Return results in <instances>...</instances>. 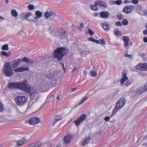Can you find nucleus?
I'll return each instance as SVG.
<instances>
[{
  "mask_svg": "<svg viewBox=\"0 0 147 147\" xmlns=\"http://www.w3.org/2000/svg\"><path fill=\"white\" fill-rule=\"evenodd\" d=\"M8 88L11 89H18L28 92L30 91V89L28 87L26 81L17 83L10 82L8 85Z\"/></svg>",
  "mask_w": 147,
  "mask_h": 147,
  "instance_id": "f257e3e1",
  "label": "nucleus"
},
{
  "mask_svg": "<svg viewBox=\"0 0 147 147\" xmlns=\"http://www.w3.org/2000/svg\"><path fill=\"white\" fill-rule=\"evenodd\" d=\"M68 53V50L65 47H58L53 52L54 58L61 61L63 57Z\"/></svg>",
  "mask_w": 147,
  "mask_h": 147,
  "instance_id": "f03ea898",
  "label": "nucleus"
},
{
  "mask_svg": "<svg viewBox=\"0 0 147 147\" xmlns=\"http://www.w3.org/2000/svg\"><path fill=\"white\" fill-rule=\"evenodd\" d=\"M125 98H121L117 102L115 107L110 115L111 117H112L114 115L119 109L122 108L125 105Z\"/></svg>",
  "mask_w": 147,
  "mask_h": 147,
  "instance_id": "7ed1b4c3",
  "label": "nucleus"
},
{
  "mask_svg": "<svg viewBox=\"0 0 147 147\" xmlns=\"http://www.w3.org/2000/svg\"><path fill=\"white\" fill-rule=\"evenodd\" d=\"M28 99L24 96H17L14 99L16 105L19 106H22L25 105L27 102Z\"/></svg>",
  "mask_w": 147,
  "mask_h": 147,
  "instance_id": "20e7f679",
  "label": "nucleus"
},
{
  "mask_svg": "<svg viewBox=\"0 0 147 147\" xmlns=\"http://www.w3.org/2000/svg\"><path fill=\"white\" fill-rule=\"evenodd\" d=\"M2 71L3 74L7 77L10 76L13 74L11 67L8 62L4 64Z\"/></svg>",
  "mask_w": 147,
  "mask_h": 147,
  "instance_id": "39448f33",
  "label": "nucleus"
},
{
  "mask_svg": "<svg viewBox=\"0 0 147 147\" xmlns=\"http://www.w3.org/2000/svg\"><path fill=\"white\" fill-rule=\"evenodd\" d=\"M86 117V116L85 114H83L78 117L76 120L74 121V122L76 125L78 127L85 119Z\"/></svg>",
  "mask_w": 147,
  "mask_h": 147,
  "instance_id": "423d86ee",
  "label": "nucleus"
},
{
  "mask_svg": "<svg viewBox=\"0 0 147 147\" xmlns=\"http://www.w3.org/2000/svg\"><path fill=\"white\" fill-rule=\"evenodd\" d=\"M134 5H127L123 8V12L126 13L128 14L131 13L134 9Z\"/></svg>",
  "mask_w": 147,
  "mask_h": 147,
  "instance_id": "0eeeda50",
  "label": "nucleus"
},
{
  "mask_svg": "<svg viewBox=\"0 0 147 147\" xmlns=\"http://www.w3.org/2000/svg\"><path fill=\"white\" fill-rule=\"evenodd\" d=\"M58 36L60 37V39H64L67 38L68 35L66 31L63 28H61L59 30Z\"/></svg>",
  "mask_w": 147,
  "mask_h": 147,
  "instance_id": "6e6552de",
  "label": "nucleus"
},
{
  "mask_svg": "<svg viewBox=\"0 0 147 147\" xmlns=\"http://www.w3.org/2000/svg\"><path fill=\"white\" fill-rule=\"evenodd\" d=\"M88 40L89 41L94 42L97 44H100L102 45H105L106 43V42L104 38L98 40H95L92 37H90L88 38Z\"/></svg>",
  "mask_w": 147,
  "mask_h": 147,
  "instance_id": "1a4fd4ad",
  "label": "nucleus"
},
{
  "mask_svg": "<svg viewBox=\"0 0 147 147\" xmlns=\"http://www.w3.org/2000/svg\"><path fill=\"white\" fill-rule=\"evenodd\" d=\"M74 136L72 134H69L65 136L63 138L64 143L66 144H69L73 140Z\"/></svg>",
  "mask_w": 147,
  "mask_h": 147,
  "instance_id": "9d476101",
  "label": "nucleus"
},
{
  "mask_svg": "<svg viewBox=\"0 0 147 147\" xmlns=\"http://www.w3.org/2000/svg\"><path fill=\"white\" fill-rule=\"evenodd\" d=\"M40 121V119L37 117H33L30 119L28 121L29 124L32 125H34L38 124Z\"/></svg>",
  "mask_w": 147,
  "mask_h": 147,
  "instance_id": "9b49d317",
  "label": "nucleus"
},
{
  "mask_svg": "<svg viewBox=\"0 0 147 147\" xmlns=\"http://www.w3.org/2000/svg\"><path fill=\"white\" fill-rule=\"evenodd\" d=\"M135 67L137 69L143 71H147V63L138 64Z\"/></svg>",
  "mask_w": 147,
  "mask_h": 147,
  "instance_id": "f8f14e48",
  "label": "nucleus"
},
{
  "mask_svg": "<svg viewBox=\"0 0 147 147\" xmlns=\"http://www.w3.org/2000/svg\"><path fill=\"white\" fill-rule=\"evenodd\" d=\"M29 70V68L28 67H20L14 69V71L15 72H22L24 71H28Z\"/></svg>",
  "mask_w": 147,
  "mask_h": 147,
  "instance_id": "ddd939ff",
  "label": "nucleus"
},
{
  "mask_svg": "<svg viewBox=\"0 0 147 147\" xmlns=\"http://www.w3.org/2000/svg\"><path fill=\"white\" fill-rule=\"evenodd\" d=\"M109 13L107 11H102L100 12V17L102 18H107L109 16Z\"/></svg>",
  "mask_w": 147,
  "mask_h": 147,
  "instance_id": "4468645a",
  "label": "nucleus"
},
{
  "mask_svg": "<svg viewBox=\"0 0 147 147\" xmlns=\"http://www.w3.org/2000/svg\"><path fill=\"white\" fill-rule=\"evenodd\" d=\"M123 40L124 42V45L125 47H127L129 45V38L127 36H123L122 37Z\"/></svg>",
  "mask_w": 147,
  "mask_h": 147,
  "instance_id": "2eb2a0df",
  "label": "nucleus"
},
{
  "mask_svg": "<svg viewBox=\"0 0 147 147\" xmlns=\"http://www.w3.org/2000/svg\"><path fill=\"white\" fill-rule=\"evenodd\" d=\"M95 4L96 5H100L104 8H106L107 7V5L106 3L104 2L101 0H98L96 1Z\"/></svg>",
  "mask_w": 147,
  "mask_h": 147,
  "instance_id": "dca6fc26",
  "label": "nucleus"
},
{
  "mask_svg": "<svg viewBox=\"0 0 147 147\" xmlns=\"http://www.w3.org/2000/svg\"><path fill=\"white\" fill-rule=\"evenodd\" d=\"M21 61L20 59H18L13 61L12 63V66L13 68H15L18 67Z\"/></svg>",
  "mask_w": 147,
  "mask_h": 147,
  "instance_id": "f3484780",
  "label": "nucleus"
},
{
  "mask_svg": "<svg viewBox=\"0 0 147 147\" xmlns=\"http://www.w3.org/2000/svg\"><path fill=\"white\" fill-rule=\"evenodd\" d=\"M123 78L121 79L120 83L121 85H123L124 82L128 79L127 76V74L125 72H123L122 74Z\"/></svg>",
  "mask_w": 147,
  "mask_h": 147,
  "instance_id": "a211bd4d",
  "label": "nucleus"
},
{
  "mask_svg": "<svg viewBox=\"0 0 147 147\" xmlns=\"http://www.w3.org/2000/svg\"><path fill=\"white\" fill-rule=\"evenodd\" d=\"M62 118V117L61 115H55L54 118L55 120L52 123L53 126H54L57 121L61 120Z\"/></svg>",
  "mask_w": 147,
  "mask_h": 147,
  "instance_id": "6ab92c4d",
  "label": "nucleus"
},
{
  "mask_svg": "<svg viewBox=\"0 0 147 147\" xmlns=\"http://www.w3.org/2000/svg\"><path fill=\"white\" fill-rule=\"evenodd\" d=\"M90 140V137L85 138L82 141V146H84L86 144H88Z\"/></svg>",
  "mask_w": 147,
  "mask_h": 147,
  "instance_id": "aec40b11",
  "label": "nucleus"
},
{
  "mask_svg": "<svg viewBox=\"0 0 147 147\" xmlns=\"http://www.w3.org/2000/svg\"><path fill=\"white\" fill-rule=\"evenodd\" d=\"M27 142V140L24 138H23L19 140L17 143V145L19 146H21L24 145Z\"/></svg>",
  "mask_w": 147,
  "mask_h": 147,
  "instance_id": "412c9836",
  "label": "nucleus"
},
{
  "mask_svg": "<svg viewBox=\"0 0 147 147\" xmlns=\"http://www.w3.org/2000/svg\"><path fill=\"white\" fill-rule=\"evenodd\" d=\"M54 13L51 11H49L46 12L44 14L45 17L46 18H48L49 17L53 16V15Z\"/></svg>",
  "mask_w": 147,
  "mask_h": 147,
  "instance_id": "4be33fe9",
  "label": "nucleus"
},
{
  "mask_svg": "<svg viewBox=\"0 0 147 147\" xmlns=\"http://www.w3.org/2000/svg\"><path fill=\"white\" fill-rule=\"evenodd\" d=\"M22 61L25 62L27 63H33V61L31 59H28L26 57H24L22 60Z\"/></svg>",
  "mask_w": 147,
  "mask_h": 147,
  "instance_id": "5701e85b",
  "label": "nucleus"
},
{
  "mask_svg": "<svg viewBox=\"0 0 147 147\" xmlns=\"http://www.w3.org/2000/svg\"><path fill=\"white\" fill-rule=\"evenodd\" d=\"M102 27L105 30H108L110 29L109 25L107 22L103 23L102 24Z\"/></svg>",
  "mask_w": 147,
  "mask_h": 147,
  "instance_id": "b1692460",
  "label": "nucleus"
},
{
  "mask_svg": "<svg viewBox=\"0 0 147 147\" xmlns=\"http://www.w3.org/2000/svg\"><path fill=\"white\" fill-rule=\"evenodd\" d=\"M35 15L37 17H34V19H36L37 18H39L42 16V13L39 11H37L36 12Z\"/></svg>",
  "mask_w": 147,
  "mask_h": 147,
  "instance_id": "393cba45",
  "label": "nucleus"
},
{
  "mask_svg": "<svg viewBox=\"0 0 147 147\" xmlns=\"http://www.w3.org/2000/svg\"><path fill=\"white\" fill-rule=\"evenodd\" d=\"M2 56H3L5 57H8L10 55L11 53L10 52H7L6 51H2L1 53Z\"/></svg>",
  "mask_w": 147,
  "mask_h": 147,
  "instance_id": "a878e982",
  "label": "nucleus"
},
{
  "mask_svg": "<svg viewBox=\"0 0 147 147\" xmlns=\"http://www.w3.org/2000/svg\"><path fill=\"white\" fill-rule=\"evenodd\" d=\"M114 34L116 36H118L119 35L120 36H121L123 35V34L122 32H120L119 31V30L117 29H116L114 30Z\"/></svg>",
  "mask_w": 147,
  "mask_h": 147,
  "instance_id": "bb28decb",
  "label": "nucleus"
},
{
  "mask_svg": "<svg viewBox=\"0 0 147 147\" xmlns=\"http://www.w3.org/2000/svg\"><path fill=\"white\" fill-rule=\"evenodd\" d=\"M11 15L14 17H16L18 16L17 11L15 9H13L11 11Z\"/></svg>",
  "mask_w": 147,
  "mask_h": 147,
  "instance_id": "cd10ccee",
  "label": "nucleus"
},
{
  "mask_svg": "<svg viewBox=\"0 0 147 147\" xmlns=\"http://www.w3.org/2000/svg\"><path fill=\"white\" fill-rule=\"evenodd\" d=\"M90 74L92 77H95L97 75V71L95 70H91L90 71Z\"/></svg>",
  "mask_w": 147,
  "mask_h": 147,
  "instance_id": "c85d7f7f",
  "label": "nucleus"
},
{
  "mask_svg": "<svg viewBox=\"0 0 147 147\" xmlns=\"http://www.w3.org/2000/svg\"><path fill=\"white\" fill-rule=\"evenodd\" d=\"M98 5H91L90 6V8L92 10L96 11L98 10V8L97 7Z\"/></svg>",
  "mask_w": 147,
  "mask_h": 147,
  "instance_id": "c756f323",
  "label": "nucleus"
},
{
  "mask_svg": "<svg viewBox=\"0 0 147 147\" xmlns=\"http://www.w3.org/2000/svg\"><path fill=\"white\" fill-rule=\"evenodd\" d=\"M2 50H5L7 51L8 50V46L7 44H5L3 45L1 48Z\"/></svg>",
  "mask_w": 147,
  "mask_h": 147,
  "instance_id": "7c9ffc66",
  "label": "nucleus"
},
{
  "mask_svg": "<svg viewBox=\"0 0 147 147\" xmlns=\"http://www.w3.org/2000/svg\"><path fill=\"white\" fill-rule=\"evenodd\" d=\"M32 15V13L29 12L26 14L24 16V18L25 20H27Z\"/></svg>",
  "mask_w": 147,
  "mask_h": 147,
  "instance_id": "2f4dec72",
  "label": "nucleus"
},
{
  "mask_svg": "<svg viewBox=\"0 0 147 147\" xmlns=\"http://www.w3.org/2000/svg\"><path fill=\"white\" fill-rule=\"evenodd\" d=\"M129 22L126 19H124L122 21V24L123 25H126L128 24Z\"/></svg>",
  "mask_w": 147,
  "mask_h": 147,
  "instance_id": "473e14b6",
  "label": "nucleus"
},
{
  "mask_svg": "<svg viewBox=\"0 0 147 147\" xmlns=\"http://www.w3.org/2000/svg\"><path fill=\"white\" fill-rule=\"evenodd\" d=\"M28 8L29 10H32L34 9V6L33 5L31 4L28 6Z\"/></svg>",
  "mask_w": 147,
  "mask_h": 147,
  "instance_id": "72a5a7b5",
  "label": "nucleus"
},
{
  "mask_svg": "<svg viewBox=\"0 0 147 147\" xmlns=\"http://www.w3.org/2000/svg\"><path fill=\"white\" fill-rule=\"evenodd\" d=\"M131 84V82L130 81L127 80V82L125 83L124 85H123V86H128L130 85Z\"/></svg>",
  "mask_w": 147,
  "mask_h": 147,
  "instance_id": "f704fd0d",
  "label": "nucleus"
},
{
  "mask_svg": "<svg viewBox=\"0 0 147 147\" xmlns=\"http://www.w3.org/2000/svg\"><path fill=\"white\" fill-rule=\"evenodd\" d=\"M88 99V98L87 96H84V97L83 98L82 100L81 101L80 104V105L82 104L83 103L84 101H85L86 100Z\"/></svg>",
  "mask_w": 147,
  "mask_h": 147,
  "instance_id": "c9c22d12",
  "label": "nucleus"
},
{
  "mask_svg": "<svg viewBox=\"0 0 147 147\" xmlns=\"http://www.w3.org/2000/svg\"><path fill=\"white\" fill-rule=\"evenodd\" d=\"M4 110L3 105L1 102H0V111L2 112Z\"/></svg>",
  "mask_w": 147,
  "mask_h": 147,
  "instance_id": "e433bc0d",
  "label": "nucleus"
},
{
  "mask_svg": "<svg viewBox=\"0 0 147 147\" xmlns=\"http://www.w3.org/2000/svg\"><path fill=\"white\" fill-rule=\"evenodd\" d=\"M122 2V0H117L115 2V3L117 5L121 4Z\"/></svg>",
  "mask_w": 147,
  "mask_h": 147,
  "instance_id": "4c0bfd02",
  "label": "nucleus"
},
{
  "mask_svg": "<svg viewBox=\"0 0 147 147\" xmlns=\"http://www.w3.org/2000/svg\"><path fill=\"white\" fill-rule=\"evenodd\" d=\"M117 17L119 20H121L123 18V16L121 14H117Z\"/></svg>",
  "mask_w": 147,
  "mask_h": 147,
  "instance_id": "58836bf2",
  "label": "nucleus"
},
{
  "mask_svg": "<svg viewBox=\"0 0 147 147\" xmlns=\"http://www.w3.org/2000/svg\"><path fill=\"white\" fill-rule=\"evenodd\" d=\"M47 78L49 79H51L53 78V75L51 73L50 74L47 75Z\"/></svg>",
  "mask_w": 147,
  "mask_h": 147,
  "instance_id": "ea45409f",
  "label": "nucleus"
},
{
  "mask_svg": "<svg viewBox=\"0 0 147 147\" xmlns=\"http://www.w3.org/2000/svg\"><path fill=\"white\" fill-rule=\"evenodd\" d=\"M115 24L117 26H122L121 22H116L115 23Z\"/></svg>",
  "mask_w": 147,
  "mask_h": 147,
  "instance_id": "a19ab883",
  "label": "nucleus"
},
{
  "mask_svg": "<svg viewBox=\"0 0 147 147\" xmlns=\"http://www.w3.org/2000/svg\"><path fill=\"white\" fill-rule=\"evenodd\" d=\"M138 0H132L131 2L134 4H136L138 2Z\"/></svg>",
  "mask_w": 147,
  "mask_h": 147,
  "instance_id": "79ce46f5",
  "label": "nucleus"
},
{
  "mask_svg": "<svg viewBox=\"0 0 147 147\" xmlns=\"http://www.w3.org/2000/svg\"><path fill=\"white\" fill-rule=\"evenodd\" d=\"M88 32L90 35H92L94 34V32L92 31L90 29H88Z\"/></svg>",
  "mask_w": 147,
  "mask_h": 147,
  "instance_id": "37998d69",
  "label": "nucleus"
},
{
  "mask_svg": "<svg viewBox=\"0 0 147 147\" xmlns=\"http://www.w3.org/2000/svg\"><path fill=\"white\" fill-rule=\"evenodd\" d=\"M125 56L126 57H128L130 58H132V56L131 55H129L127 54H126L125 55Z\"/></svg>",
  "mask_w": 147,
  "mask_h": 147,
  "instance_id": "c03bdc74",
  "label": "nucleus"
},
{
  "mask_svg": "<svg viewBox=\"0 0 147 147\" xmlns=\"http://www.w3.org/2000/svg\"><path fill=\"white\" fill-rule=\"evenodd\" d=\"M110 117L109 116H107L105 117V120L106 121H108L110 119Z\"/></svg>",
  "mask_w": 147,
  "mask_h": 147,
  "instance_id": "a18cd8bd",
  "label": "nucleus"
},
{
  "mask_svg": "<svg viewBox=\"0 0 147 147\" xmlns=\"http://www.w3.org/2000/svg\"><path fill=\"white\" fill-rule=\"evenodd\" d=\"M124 3H130V1L128 0H124L123 2Z\"/></svg>",
  "mask_w": 147,
  "mask_h": 147,
  "instance_id": "49530a36",
  "label": "nucleus"
},
{
  "mask_svg": "<svg viewBox=\"0 0 147 147\" xmlns=\"http://www.w3.org/2000/svg\"><path fill=\"white\" fill-rule=\"evenodd\" d=\"M138 55L140 56H141L142 57H144L145 56L144 54L142 53H139L138 54Z\"/></svg>",
  "mask_w": 147,
  "mask_h": 147,
  "instance_id": "de8ad7c7",
  "label": "nucleus"
},
{
  "mask_svg": "<svg viewBox=\"0 0 147 147\" xmlns=\"http://www.w3.org/2000/svg\"><path fill=\"white\" fill-rule=\"evenodd\" d=\"M143 33L144 34L147 35V29L144 30L143 31Z\"/></svg>",
  "mask_w": 147,
  "mask_h": 147,
  "instance_id": "09e8293b",
  "label": "nucleus"
},
{
  "mask_svg": "<svg viewBox=\"0 0 147 147\" xmlns=\"http://www.w3.org/2000/svg\"><path fill=\"white\" fill-rule=\"evenodd\" d=\"M32 146L33 147H39V145L36 143L34 144Z\"/></svg>",
  "mask_w": 147,
  "mask_h": 147,
  "instance_id": "8fccbe9b",
  "label": "nucleus"
},
{
  "mask_svg": "<svg viewBox=\"0 0 147 147\" xmlns=\"http://www.w3.org/2000/svg\"><path fill=\"white\" fill-rule=\"evenodd\" d=\"M144 89L145 90L147 91V82L145 84V86L144 87Z\"/></svg>",
  "mask_w": 147,
  "mask_h": 147,
  "instance_id": "3c124183",
  "label": "nucleus"
},
{
  "mask_svg": "<svg viewBox=\"0 0 147 147\" xmlns=\"http://www.w3.org/2000/svg\"><path fill=\"white\" fill-rule=\"evenodd\" d=\"M143 41L145 42H147V37H145L143 38Z\"/></svg>",
  "mask_w": 147,
  "mask_h": 147,
  "instance_id": "603ef678",
  "label": "nucleus"
},
{
  "mask_svg": "<svg viewBox=\"0 0 147 147\" xmlns=\"http://www.w3.org/2000/svg\"><path fill=\"white\" fill-rule=\"evenodd\" d=\"M98 15V13H94L93 16L94 17L97 16Z\"/></svg>",
  "mask_w": 147,
  "mask_h": 147,
  "instance_id": "864d4df0",
  "label": "nucleus"
},
{
  "mask_svg": "<svg viewBox=\"0 0 147 147\" xmlns=\"http://www.w3.org/2000/svg\"><path fill=\"white\" fill-rule=\"evenodd\" d=\"M77 89L76 88H74L72 89L71 90L73 92H74L77 90Z\"/></svg>",
  "mask_w": 147,
  "mask_h": 147,
  "instance_id": "5fc2aeb1",
  "label": "nucleus"
},
{
  "mask_svg": "<svg viewBox=\"0 0 147 147\" xmlns=\"http://www.w3.org/2000/svg\"><path fill=\"white\" fill-rule=\"evenodd\" d=\"M4 20V18L1 16H0V21L3 20Z\"/></svg>",
  "mask_w": 147,
  "mask_h": 147,
  "instance_id": "6e6d98bb",
  "label": "nucleus"
},
{
  "mask_svg": "<svg viewBox=\"0 0 147 147\" xmlns=\"http://www.w3.org/2000/svg\"><path fill=\"white\" fill-rule=\"evenodd\" d=\"M83 73H84V74L85 75H86L87 74V72L85 70H84Z\"/></svg>",
  "mask_w": 147,
  "mask_h": 147,
  "instance_id": "4d7b16f0",
  "label": "nucleus"
},
{
  "mask_svg": "<svg viewBox=\"0 0 147 147\" xmlns=\"http://www.w3.org/2000/svg\"><path fill=\"white\" fill-rule=\"evenodd\" d=\"M61 64L63 65V70H64V71L65 72V69L64 67V64L63 63H61Z\"/></svg>",
  "mask_w": 147,
  "mask_h": 147,
  "instance_id": "13d9d810",
  "label": "nucleus"
},
{
  "mask_svg": "<svg viewBox=\"0 0 147 147\" xmlns=\"http://www.w3.org/2000/svg\"><path fill=\"white\" fill-rule=\"evenodd\" d=\"M80 27H83L84 26V24L82 23L80 24Z\"/></svg>",
  "mask_w": 147,
  "mask_h": 147,
  "instance_id": "bf43d9fd",
  "label": "nucleus"
},
{
  "mask_svg": "<svg viewBox=\"0 0 147 147\" xmlns=\"http://www.w3.org/2000/svg\"><path fill=\"white\" fill-rule=\"evenodd\" d=\"M77 69V68H75L73 70V71H72V72H74V71H76V70Z\"/></svg>",
  "mask_w": 147,
  "mask_h": 147,
  "instance_id": "052dcab7",
  "label": "nucleus"
},
{
  "mask_svg": "<svg viewBox=\"0 0 147 147\" xmlns=\"http://www.w3.org/2000/svg\"><path fill=\"white\" fill-rule=\"evenodd\" d=\"M57 98L59 100H60V98L58 96H57Z\"/></svg>",
  "mask_w": 147,
  "mask_h": 147,
  "instance_id": "680f3d73",
  "label": "nucleus"
},
{
  "mask_svg": "<svg viewBox=\"0 0 147 147\" xmlns=\"http://www.w3.org/2000/svg\"><path fill=\"white\" fill-rule=\"evenodd\" d=\"M9 2L8 0H6L5 1V3H8Z\"/></svg>",
  "mask_w": 147,
  "mask_h": 147,
  "instance_id": "e2e57ef3",
  "label": "nucleus"
},
{
  "mask_svg": "<svg viewBox=\"0 0 147 147\" xmlns=\"http://www.w3.org/2000/svg\"><path fill=\"white\" fill-rule=\"evenodd\" d=\"M145 27L146 28V29H147V23L145 25Z\"/></svg>",
  "mask_w": 147,
  "mask_h": 147,
  "instance_id": "0e129e2a",
  "label": "nucleus"
},
{
  "mask_svg": "<svg viewBox=\"0 0 147 147\" xmlns=\"http://www.w3.org/2000/svg\"><path fill=\"white\" fill-rule=\"evenodd\" d=\"M130 45H132V43H131V42H130Z\"/></svg>",
  "mask_w": 147,
  "mask_h": 147,
  "instance_id": "69168bd1",
  "label": "nucleus"
},
{
  "mask_svg": "<svg viewBox=\"0 0 147 147\" xmlns=\"http://www.w3.org/2000/svg\"><path fill=\"white\" fill-rule=\"evenodd\" d=\"M56 147H59L58 146H57Z\"/></svg>",
  "mask_w": 147,
  "mask_h": 147,
  "instance_id": "338daca9",
  "label": "nucleus"
}]
</instances>
